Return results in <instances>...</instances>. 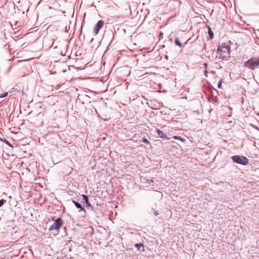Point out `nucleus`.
<instances>
[{
	"label": "nucleus",
	"instance_id": "obj_1",
	"mask_svg": "<svg viewBox=\"0 0 259 259\" xmlns=\"http://www.w3.org/2000/svg\"><path fill=\"white\" fill-rule=\"evenodd\" d=\"M9 214L14 217L17 215L18 220L22 217L23 221L27 223H29V222H34L37 220L36 214L32 213L31 211H18V214L16 211H10Z\"/></svg>",
	"mask_w": 259,
	"mask_h": 259
},
{
	"label": "nucleus",
	"instance_id": "obj_2",
	"mask_svg": "<svg viewBox=\"0 0 259 259\" xmlns=\"http://www.w3.org/2000/svg\"><path fill=\"white\" fill-rule=\"evenodd\" d=\"M230 53V47L225 45L219 46L217 49V57L220 59H226L229 56Z\"/></svg>",
	"mask_w": 259,
	"mask_h": 259
},
{
	"label": "nucleus",
	"instance_id": "obj_3",
	"mask_svg": "<svg viewBox=\"0 0 259 259\" xmlns=\"http://www.w3.org/2000/svg\"><path fill=\"white\" fill-rule=\"evenodd\" d=\"M258 66H259V58H251L244 62V67L252 70L255 69Z\"/></svg>",
	"mask_w": 259,
	"mask_h": 259
},
{
	"label": "nucleus",
	"instance_id": "obj_4",
	"mask_svg": "<svg viewBox=\"0 0 259 259\" xmlns=\"http://www.w3.org/2000/svg\"><path fill=\"white\" fill-rule=\"evenodd\" d=\"M63 224V221L61 218H58L54 222V223L50 227L49 230L55 231L56 233L54 235H57L59 232V230Z\"/></svg>",
	"mask_w": 259,
	"mask_h": 259
},
{
	"label": "nucleus",
	"instance_id": "obj_5",
	"mask_svg": "<svg viewBox=\"0 0 259 259\" xmlns=\"http://www.w3.org/2000/svg\"><path fill=\"white\" fill-rule=\"evenodd\" d=\"M232 159L234 162L244 165H246L249 163L248 159L243 156H233L232 157Z\"/></svg>",
	"mask_w": 259,
	"mask_h": 259
},
{
	"label": "nucleus",
	"instance_id": "obj_6",
	"mask_svg": "<svg viewBox=\"0 0 259 259\" xmlns=\"http://www.w3.org/2000/svg\"><path fill=\"white\" fill-rule=\"evenodd\" d=\"M169 212V214H166L165 211H153V215L155 217H157L159 219L161 220H166L168 215L169 214L170 216L172 214V211H167Z\"/></svg>",
	"mask_w": 259,
	"mask_h": 259
},
{
	"label": "nucleus",
	"instance_id": "obj_7",
	"mask_svg": "<svg viewBox=\"0 0 259 259\" xmlns=\"http://www.w3.org/2000/svg\"><path fill=\"white\" fill-rule=\"evenodd\" d=\"M104 23V22L102 20H99L97 22L93 29V32L95 35H96L98 33L99 30L103 27Z\"/></svg>",
	"mask_w": 259,
	"mask_h": 259
},
{
	"label": "nucleus",
	"instance_id": "obj_8",
	"mask_svg": "<svg viewBox=\"0 0 259 259\" xmlns=\"http://www.w3.org/2000/svg\"><path fill=\"white\" fill-rule=\"evenodd\" d=\"M77 212L79 213V214H77V217L76 218V220L84 221L85 219L88 220L87 219L86 211H77Z\"/></svg>",
	"mask_w": 259,
	"mask_h": 259
},
{
	"label": "nucleus",
	"instance_id": "obj_9",
	"mask_svg": "<svg viewBox=\"0 0 259 259\" xmlns=\"http://www.w3.org/2000/svg\"><path fill=\"white\" fill-rule=\"evenodd\" d=\"M137 248V250L141 252L145 251V246L143 243H136L134 245Z\"/></svg>",
	"mask_w": 259,
	"mask_h": 259
},
{
	"label": "nucleus",
	"instance_id": "obj_10",
	"mask_svg": "<svg viewBox=\"0 0 259 259\" xmlns=\"http://www.w3.org/2000/svg\"><path fill=\"white\" fill-rule=\"evenodd\" d=\"M157 133L158 134V136L161 138H163V139H168L169 138L167 137L166 135L164 134L161 130H160L159 129H157Z\"/></svg>",
	"mask_w": 259,
	"mask_h": 259
},
{
	"label": "nucleus",
	"instance_id": "obj_11",
	"mask_svg": "<svg viewBox=\"0 0 259 259\" xmlns=\"http://www.w3.org/2000/svg\"><path fill=\"white\" fill-rule=\"evenodd\" d=\"M208 34L210 39H212L213 37V33L209 27H208Z\"/></svg>",
	"mask_w": 259,
	"mask_h": 259
},
{
	"label": "nucleus",
	"instance_id": "obj_12",
	"mask_svg": "<svg viewBox=\"0 0 259 259\" xmlns=\"http://www.w3.org/2000/svg\"><path fill=\"white\" fill-rule=\"evenodd\" d=\"M73 203L75 204L77 208H80L81 210H84V209L82 208L81 205L79 203L75 201H73Z\"/></svg>",
	"mask_w": 259,
	"mask_h": 259
},
{
	"label": "nucleus",
	"instance_id": "obj_13",
	"mask_svg": "<svg viewBox=\"0 0 259 259\" xmlns=\"http://www.w3.org/2000/svg\"><path fill=\"white\" fill-rule=\"evenodd\" d=\"M82 197L83 201L84 202H85L87 204H89V202H88V197L86 195H82Z\"/></svg>",
	"mask_w": 259,
	"mask_h": 259
},
{
	"label": "nucleus",
	"instance_id": "obj_14",
	"mask_svg": "<svg viewBox=\"0 0 259 259\" xmlns=\"http://www.w3.org/2000/svg\"><path fill=\"white\" fill-rule=\"evenodd\" d=\"M8 93H0V97L1 98H4L7 96Z\"/></svg>",
	"mask_w": 259,
	"mask_h": 259
},
{
	"label": "nucleus",
	"instance_id": "obj_15",
	"mask_svg": "<svg viewBox=\"0 0 259 259\" xmlns=\"http://www.w3.org/2000/svg\"><path fill=\"white\" fill-rule=\"evenodd\" d=\"M204 65L205 68L207 69L208 65L206 63H205ZM207 73H208V71H207V69H206L205 71V75L206 76H207Z\"/></svg>",
	"mask_w": 259,
	"mask_h": 259
},
{
	"label": "nucleus",
	"instance_id": "obj_16",
	"mask_svg": "<svg viewBox=\"0 0 259 259\" xmlns=\"http://www.w3.org/2000/svg\"><path fill=\"white\" fill-rule=\"evenodd\" d=\"M223 79H221L219 82V84H218V88H222V83H223Z\"/></svg>",
	"mask_w": 259,
	"mask_h": 259
},
{
	"label": "nucleus",
	"instance_id": "obj_17",
	"mask_svg": "<svg viewBox=\"0 0 259 259\" xmlns=\"http://www.w3.org/2000/svg\"><path fill=\"white\" fill-rule=\"evenodd\" d=\"M143 141L144 143H145L146 144H149V141L148 140V139H147L146 138H144L143 140Z\"/></svg>",
	"mask_w": 259,
	"mask_h": 259
},
{
	"label": "nucleus",
	"instance_id": "obj_18",
	"mask_svg": "<svg viewBox=\"0 0 259 259\" xmlns=\"http://www.w3.org/2000/svg\"><path fill=\"white\" fill-rule=\"evenodd\" d=\"M6 201L5 200H4V199H2L0 200V207H1L3 204H4V203L5 202H6Z\"/></svg>",
	"mask_w": 259,
	"mask_h": 259
},
{
	"label": "nucleus",
	"instance_id": "obj_19",
	"mask_svg": "<svg viewBox=\"0 0 259 259\" xmlns=\"http://www.w3.org/2000/svg\"><path fill=\"white\" fill-rule=\"evenodd\" d=\"M133 234H137L138 233V231L137 230H135L133 232H131Z\"/></svg>",
	"mask_w": 259,
	"mask_h": 259
},
{
	"label": "nucleus",
	"instance_id": "obj_20",
	"mask_svg": "<svg viewBox=\"0 0 259 259\" xmlns=\"http://www.w3.org/2000/svg\"><path fill=\"white\" fill-rule=\"evenodd\" d=\"M110 212H111V214H110L109 218H110V219H111V218L112 217L113 214V211H110Z\"/></svg>",
	"mask_w": 259,
	"mask_h": 259
},
{
	"label": "nucleus",
	"instance_id": "obj_21",
	"mask_svg": "<svg viewBox=\"0 0 259 259\" xmlns=\"http://www.w3.org/2000/svg\"><path fill=\"white\" fill-rule=\"evenodd\" d=\"M175 44L178 46V39H176L175 40Z\"/></svg>",
	"mask_w": 259,
	"mask_h": 259
},
{
	"label": "nucleus",
	"instance_id": "obj_22",
	"mask_svg": "<svg viewBox=\"0 0 259 259\" xmlns=\"http://www.w3.org/2000/svg\"><path fill=\"white\" fill-rule=\"evenodd\" d=\"M174 138L175 139H178V136H174Z\"/></svg>",
	"mask_w": 259,
	"mask_h": 259
},
{
	"label": "nucleus",
	"instance_id": "obj_23",
	"mask_svg": "<svg viewBox=\"0 0 259 259\" xmlns=\"http://www.w3.org/2000/svg\"><path fill=\"white\" fill-rule=\"evenodd\" d=\"M11 221H12V222H14V221H15V220L12 219L11 220Z\"/></svg>",
	"mask_w": 259,
	"mask_h": 259
},
{
	"label": "nucleus",
	"instance_id": "obj_24",
	"mask_svg": "<svg viewBox=\"0 0 259 259\" xmlns=\"http://www.w3.org/2000/svg\"><path fill=\"white\" fill-rule=\"evenodd\" d=\"M179 140L183 141V139H181V138H180V137L179 138Z\"/></svg>",
	"mask_w": 259,
	"mask_h": 259
},
{
	"label": "nucleus",
	"instance_id": "obj_25",
	"mask_svg": "<svg viewBox=\"0 0 259 259\" xmlns=\"http://www.w3.org/2000/svg\"><path fill=\"white\" fill-rule=\"evenodd\" d=\"M114 212H115V215H116L117 214V211H114Z\"/></svg>",
	"mask_w": 259,
	"mask_h": 259
},
{
	"label": "nucleus",
	"instance_id": "obj_26",
	"mask_svg": "<svg viewBox=\"0 0 259 259\" xmlns=\"http://www.w3.org/2000/svg\"><path fill=\"white\" fill-rule=\"evenodd\" d=\"M179 46H181V43L180 42H179Z\"/></svg>",
	"mask_w": 259,
	"mask_h": 259
},
{
	"label": "nucleus",
	"instance_id": "obj_27",
	"mask_svg": "<svg viewBox=\"0 0 259 259\" xmlns=\"http://www.w3.org/2000/svg\"><path fill=\"white\" fill-rule=\"evenodd\" d=\"M7 144L10 146V144L9 143V142H7Z\"/></svg>",
	"mask_w": 259,
	"mask_h": 259
}]
</instances>
